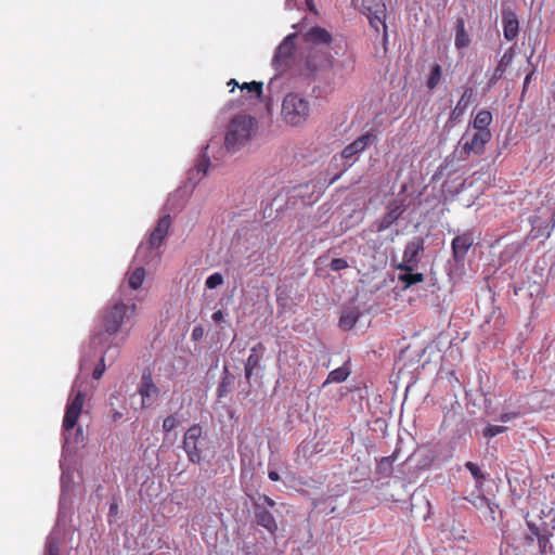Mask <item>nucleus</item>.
<instances>
[{"label":"nucleus","instance_id":"obj_1","mask_svg":"<svg viewBox=\"0 0 555 555\" xmlns=\"http://www.w3.org/2000/svg\"><path fill=\"white\" fill-rule=\"evenodd\" d=\"M137 310L135 304H125L121 299L115 301L112 306L103 309L100 318V331L92 337L91 343L94 346L103 345L107 338L117 334L126 320H128Z\"/></svg>","mask_w":555,"mask_h":555},{"label":"nucleus","instance_id":"obj_2","mask_svg":"<svg viewBox=\"0 0 555 555\" xmlns=\"http://www.w3.org/2000/svg\"><path fill=\"white\" fill-rule=\"evenodd\" d=\"M313 113L314 106L311 99L300 92H288L282 100L281 118L288 127H306Z\"/></svg>","mask_w":555,"mask_h":555},{"label":"nucleus","instance_id":"obj_3","mask_svg":"<svg viewBox=\"0 0 555 555\" xmlns=\"http://www.w3.org/2000/svg\"><path fill=\"white\" fill-rule=\"evenodd\" d=\"M305 42L311 44L307 56V66L309 69L315 72L320 69L332 67V55L327 50H318L319 47L326 49L333 41L332 35L321 26L311 27L304 35Z\"/></svg>","mask_w":555,"mask_h":555},{"label":"nucleus","instance_id":"obj_4","mask_svg":"<svg viewBox=\"0 0 555 555\" xmlns=\"http://www.w3.org/2000/svg\"><path fill=\"white\" fill-rule=\"evenodd\" d=\"M256 125L255 118L249 115H236L231 120L224 139L229 152H236L251 138Z\"/></svg>","mask_w":555,"mask_h":555},{"label":"nucleus","instance_id":"obj_5","mask_svg":"<svg viewBox=\"0 0 555 555\" xmlns=\"http://www.w3.org/2000/svg\"><path fill=\"white\" fill-rule=\"evenodd\" d=\"M85 400L86 393L82 390L74 387L68 396L67 404L65 408V414L62 423L63 435L66 442L68 441L69 435L76 427L78 420L82 413Z\"/></svg>","mask_w":555,"mask_h":555},{"label":"nucleus","instance_id":"obj_6","mask_svg":"<svg viewBox=\"0 0 555 555\" xmlns=\"http://www.w3.org/2000/svg\"><path fill=\"white\" fill-rule=\"evenodd\" d=\"M203 430L199 425L191 426L184 434L182 448L193 464H199L203 451Z\"/></svg>","mask_w":555,"mask_h":555},{"label":"nucleus","instance_id":"obj_7","mask_svg":"<svg viewBox=\"0 0 555 555\" xmlns=\"http://www.w3.org/2000/svg\"><path fill=\"white\" fill-rule=\"evenodd\" d=\"M361 12L369 18L371 27L379 31L384 29V39L387 38L386 4L384 0H362Z\"/></svg>","mask_w":555,"mask_h":555},{"label":"nucleus","instance_id":"obj_8","mask_svg":"<svg viewBox=\"0 0 555 555\" xmlns=\"http://www.w3.org/2000/svg\"><path fill=\"white\" fill-rule=\"evenodd\" d=\"M491 131H476L466 132L463 134L460 144L465 154L482 155L486 151V145L491 141Z\"/></svg>","mask_w":555,"mask_h":555},{"label":"nucleus","instance_id":"obj_9","mask_svg":"<svg viewBox=\"0 0 555 555\" xmlns=\"http://www.w3.org/2000/svg\"><path fill=\"white\" fill-rule=\"evenodd\" d=\"M424 251V240L422 237H414L405 246L402 256V263L398 266L399 270L413 271L420 262V256Z\"/></svg>","mask_w":555,"mask_h":555},{"label":"nucleus","instance_id":"obj_10","mask_svg":"<svg viewBox=\"0 0 555 555\" xmlns=\"http://www.w3.org/2000/svg\"><path fill=\"white\" fill-rule=\"evenodd\" d=\"M475 243V236L472 231H465L456 235L451 242L452 257L457 264H463L469 249Z\"/></svg>","mask_w":555,"mask_h":555},{"label":"nucleus","instance_id":"obj_11","mask_svg":"<svg viewBox=\"0 0 555 555\" xmlns=\"http://www.w3.org/2000/svg\"><path fill=\"white\" fill-rule=\"evenodd\" d=\"M138 392L142 399V408H149L157 400L159 388L154 383L150 370L143 372Z\"/></svg>","mask_w":555,"mask_h":555},{"label":"nucleus","instance_id":"obj_12","mask_svg":"<svg viewBox=\"0 0 555 555\" xmlns=\"http://www.w3.org/2000/svg\"><path fill=\"white\" fill-rule=\"evenodd\" d=\"M377 141V135L373 131H367L358 139H356L353 142L348 144L343 151H341V158L344 159H350L354 155H358L365 151L370 145L375 143Z\"/></svg>","mask_w":555,"mask_h":555},{"label":"nucleus","instance_id":"obj_13","mask_svg":"<svg viewBox=\"0 0 555 555\" xmlns=\"http://www.w3.org/2000/svg\"><path fill=\"white\" fill-rule=\"evenodd\" d=\"M170 227H171L170 215L167 214V215H164L163 217H160L157 221L156 227L154 228V230L152 231V233L149 237L147 248L152 249V250L158 249L162 246L166 236L168 235Z\"/></svg>","mask_w":555,"mask_h":555},{"label":"nucleus","instance_id":"obj_14","mask_svg":"<svg viewBox=\"0 0 555 555\" xmlns=\"http://www.w3.org/2000/svg\"><path fill=\"white\" fill-rule=\"evenodd\" d=\"M515 56V47H509L502 57L499 60L496 67L494 68L492 75L488 80V89L494 87L499 80L502 79L503 75L507 70L508 66L512 64Z\"/></svg>","mask_w":555,"mask_h":555},{"label":"nucleus","instance_id":"obj_15","mask_svg":"<svg viewBox=\"0 0 555 555\" xmlns=\"http://www.w3.org/2000/svg\"><path fill=\"white\" fill-rule=\"evenodd\" d=\"M503 35L507 41H513L519 33V21L517 14L512 10L502 12Z\"/></svg>","mask_w":555,"mask_h":555},{"label":"nucleus","instance_id":"obj_16","mask_svg":"<svg viewBox=\"0 0 555 555\" xmlns=\"http://www.w3.org/2000/svg\"><path fill=\"white\" fill-rule=\"evenodd\" d=\"M404 207L402 204L393 203L388 207V211L376 221V231L383 232L393 224L403 214Z\"/></svg>","mask_w":555,"mask_h":555},{"label":"nucleus","instance_id":"obj_17","mask_svg":"<svg viewBox=\"0 0 555 555\" xmlns=\"http://www.w3.org/2000/svg\"><path fill=\"white\" fill-rule=\"evenodd\" d=\"M476 92L473 87H465L457 104L450 114L451 120H459L467 107L475 101Z\"/></svg>","mask_w":555,"mask_h":555},{"label":"nucleus","instance_id":"obj_18","mask_svg":"<svg viewBox=\"0 0 555 555\" xmlns=\"http://www.w3.org/2000/svg\"><path fill=\"white\" fill-rule=\"evenodd\" d=\"M294 36L295 35L286 37L283 40V42L278 47L273 59L274 64L280 66L288 64V60L292 57L295 50V44L293 42Z\"/></svg>","mask_w":555,"mask_h":555},{"label":"nucleus","instance_id":"obj_19","mask_svg":"<svg viewBox=\"0 0 555 555\" xmlns=\"http://www.w3.org/2000/svg\"><path fill=\"white\" fill-rule=\"evenodd\" d=\"M264 346L261 343H258L251 348V353L247 358L244 367L246 379L249 380L254 374V370L260 366Z\"/></svg>","mask_w":555,"mask_h":555},{"label":"nucleus","instance_id":"obj_20","mask_svg":"<svg viewBox=\"0 0 555 555\" xmlns=\"http://www.w3.org/2000/svg\"><path fill=\"white\" fill-rule=\"evenodd\" d=\"M255 517L259 526L266 528L270 533L276 532L278 524L274 516L272 513L261 507L260 504H256Z\"/></svg>","mask_w":555,"mask_h":555},{"label":"nucleus","instance_id":"obj_21","mask_svg":"<svg viewBox=\"0 0 555 555\" xmlns=\"http://www.w3.org/2000/svg\"><path fill=\"white\" fill-rule=\"evenodd\" d=\"M469 43L470 38L465 29V21L463 18H459L455 25L454 46L457 50H462L467 48Z\"/></svg>","mask_w":555,"mask_h":555},{"label":"nucleus","instance_id":"obj_22","mask_svg":"<svg viewBox=\"0 0 555 555\" xmlns=\"http://www.w3.org/2000/svg\"><path fill=\"white\" fill-rule=\"evenodd\" d=\"M492 114L488 109H481L473 120V129L476 131H490L489 126L492 122Z\"/></svg>","mask_w":555,"mask_h":555},{"label":"nucleus","instance_id":"obj_23","mask_svg":"<svg viewBox=\"0 0 555 555\" xmlns=\"http://www.w3.org/2000/svg\"><path fill=\"white\" fill-rule=\"evenodd\" d=\"M145 280V270L143 267L135 268L128 276V285L131 289H139Z\"/></svg>","mask_w":555,"mask_h":555},{"label":"nucleus","instance_id":"obj_24","mask_svg":"<svg viewBox=\"0 0 555 555\" xmlns=\"http://www.w3.org/2000/svg\"><path fill=\"white\" fill-rule=\"evenodd\" d=\"M349 374H350V372L347 367H345V366L337 367L328 373L327 378L324 382L323 386H326L327 384H331V383H343L348 378Z\"/></svg>","mask_w":555,"mask_h":555},{"label":"nucleus","instance_id":"obj_25","mask_svg":"<svg viewBox=\"0 0 555 555\" xmlns=\"http://www.w3.org/2000/svg\"><path fill=\"white\" fill-rule=\"evenodd\" d=\"M442 77V68L440 64L434 63L430 67V73L426 81V86L429 90H434L440 82Z\"/></svg>","mask_w":555,"mask_h":555},{"label":"nucleus","instance_id":"obj_26","mask_svg":"<svg viewBox=\"0 0 555 555\" xmlns=\"http://www.w3.org/2000/svg\"><path fill=\"white\" fill-rule=\"evenodd\" d=\"M465 467L469 470V473L474 477V479L476 481V487L478 489L482 488L483 481L486 480V475L480 469V467L474 462H466Z\"/></svg>","mask_w":555,"mask_h":555},{"label":"nucleus","instance_id":"obj_27","mask_svg":"<svg viewBox=\"0 0 555 555\" xmlns=\"http://www.w3.org/2000/svg\"><path fill=\"white\" fill-rule=\"evenodd\" d=\"M399 280L404 284V288H406L413 284L423 282L424 275L423 273H412V271H405L404 274L399 276Z\"/></svg>","mask_w":555,"mask_h":555},{"label":"nucleus","instance_id":"obj_28","mask_svg":"<svg viewBox=\"0 0 555 555\" xmlns=\"http://www.w3.org/2000/svg\"><path fill=\"white\" fill-rule=\"evenodd\" d=\"M262 82L260 81H251V82H244L240 86V89L242 91H247L250 94H255L257 99L261 98L262 94Z\"/></svg>","mask_w":555,"mask_h":555},{"label":"nucleus","instance_id":"obj_29","mask_svg":"<svg viewBox=\"0 0 555 555\" xmlns=\"http://www.w3.org/2000/svg\"><path fill=\"white\" fill-rule=\"evenodd\" d=\"M357 321L358 315L354 312H349L340 317L339 326L345 331H349L356 325Z\"/></svg>","mask_w":555,"mask_h":555},{"label":"nucleus","instance_id":"obj_30","mask_svg":"<svg viewBox=\"0 0 555 555\" xmlns=\"http://www.w3.org/2000/svg\"><path fill=\"white\" fill-rule=\"evenodd\" d=\"M44 555H60V542L55 537H48L44 547Z\"/></svg>","mask_w":555,"mask_h":555},{"label":"nucleus","instance_id":"obj_31","mask_svg":"<svg viewBox=\"0 0 555 555\" xmlns=\"http://www.w3.org/2000/svg\"><path fill=\"white\" fill-rule=\"evenodd\" d=\"M210 166V159L206 154H203L196 162L195 170L202 176H206Z\"/></svg>","mask_w":555,"mask_h":555},{"label":"nucleus","instance_id":"obj_32","mask_svg":"<svg viewBox=\"0 0 555 555\" xmlns=\"http://www.w3.org/2000/svg\"><path fill=\"white\" fill-rule=\"evenodd\" d=\"M223 283V276L221 273L216 272L209 275L205 282V285L209 289H214Z\"/></svg>","mask_w":555,"mask_h":555},{"label":"nucleus","instance_id":"obj_33","mask_svg":"<svg viewBox=\"0 0 555 555\" xmlns=\"http://www.w3.org/2000/svg\"><path fill=\"white\" fill-rule=\"evenodd\" d=\"M527 526H528V529L530 530V534H527L526 535V542L528 544L532 543L534 541V539H537L542 532L540 530V528L532 521L530 520H527Z\"/></svg>","mask_w":555,"mask_h":555},{"label":"nucleus","instance_id":"obj_34","mask_svg":"<svg viewBox=\"0 0 555 555\" xmlns=\"http://www.w3.org/2000/svg\"><path fill=\"white\" fill-rule=\"evenodd\" d=\"M506 430V427L505 426H500V425H489L485 428L483 430V435L485 437L487 438H492V437H495L496 435L499 434H502Z\"/></svg>","mask_w":555,"mask_h":555},{"label":"nucleus","instance_id":"obj_35","mask_svg":"<svg viewBox=\"0 0 555 555\" xmlns=\"http://www.w3.org/2000/svg\"><path fill=\"white\" fill-rule=\"evenodd\" d=\"M177 417L176 415H169L163 421V429L166 433H170L177 426Z\"/></svg>","mask_w":555,"mask_h":555},{"label":"nucleus","instance_id":"obj_36","mask_svg":"<svg viewBox=\"0 0 555 555\" xmlns=\"http://www.w3.org/2000/svg\"><path fill=\"white\" fill-rule=\"evenodd\" d=\"M104 372H105V358H104V356H102L99 363L96 364V366L93 370L92 377L94 379H100L103 376Z\"/></svg>","mask_w":555,"mask_h":555},{"label":"nucleus","instance_id":"obj_37","mask_svg":"<svg viewBox=\"0 0 555 555\" xmlns=\"http://www.w3.org/2000/svg\"><path fill=\"white\" fill-rule=\"evenodd\" d=\"M537 541H538V545H539V551L541 554H546L547 553V546L550 544V537L546 535V534H543L541 533L538 538H537Z\"/></svg>","mask_w":555,"mask_h":555},{"label":"nucleus","instance_id":"obj_38","mask_svg":"<svg viewBox=\"0 0 555 555\" xmlns=\"http://www.w3.org/2000/svg\"><path fill=\"white\" fill-rule=\"evenodd\" d=\"M330 267L333 271L337 272V271L348 268V262L343 258H334L331 261Z\"/></svg>","mask_w":555,"mask_h":555},{"label":"nucleus","instance_id":"obj_39","mask_svg":"<svg viewBox=\"0 0 555 555\" xmlns=\"http://www.w3.org/2000/svg\"><path fill=\"white\" fill-rule=\"evenodd\" d=\"M203 334H204V330H203V327L197 326V327H195V328L193 330V332H192V338H193L194 340H198V339H201V338L203 337Z\"/></svg>","mask_w":555,"mask_h":555},{"label":"nucleus","instance_id":"obj_40","mask_svg":"<svg viewBox=\"0 0 555 555\" xmlns=\"http://www.w3.org/2000/svg\"><path fill=\"white\" fill-rule=\"evenodd\" d=\"M469 502H472L475 506H481L482 503L487 500L485 495H477L474 500L465 498Z\"/></svg>","mask_w":555,"mask_h":555},{"label":"nucleus","instance_id":"obj_41","mask_svg":"<svg viewBox=\"0 0 555 555\" xmlns=\"http://www.w3.org/2000/svg\"><path fill=\"white\" fill-rule=\"evenodd\" d=\"M212 320L217 323L224 320V313L221 310L215 311L211 315Z\"/></svg>","mask_w":555,"mask_h":555},{"label":"nucleus","instance_id":"obj_42","mask_svg":"<svg viewBox=\"0 0 555 555\" xmlns=\"http://www.w3.org/2000/svg\"><path fill=\"white\" fill-rule=\"evenodd\" d=\"M259 500H261L264 504H267L270 507H274L275 506L274 500H272L268 495H262V496L259 498Z\"/></svg>","mask_w":555,"mask_h":555},{"label":"nucleus","instance_id":"obj_43","mask_svg":"<svg viewBox=\"0 0 555 555\" xmlns=\"http://www.w3.org/2000/svg\"><path fill=\"white\" fill-rule=\"evenodd\" d=\"M268 477L271 481H278L280 480V475L275 470H270L268 474Z\"/></svg>","mask_w":555,"mask_h":555},{"label":"nucleus","instance_id":"obj_44","mask_svg":"<svg viewBox=\"0 0 555 555\" xmlns=\"http://www.w3.org/2000/svg\"><path fill=\"white\" fill-rule=\"evenodd\" d=\"M75 440L76 442H81L83 440L82 428L80 426L77 428Z\"/></svg>","mask_w":555,"mask_h":555},{"label":"nucleus","instance_id":"obj_45","mask_svg":"<svg viewBox=\"0 0 555 555\" xmlns=\"http://www.w3.org/2000/svg\"><path fill=\"white\" fill-rule=\"evenodd\" d=\"M117 513H118V504L114 502L109 506V515L115 516V515H117Z\"/></svg>","mask_w":555,"mask_h":555},{"label":"nucleus","instance_id":"obj_46","mask_svg":"<svg viewBox=\"0 0 555 555\" xmlns=\"http://www.w3.org/2000/svg\"><path fill=\"white\" fill-rule=\"evenodd\" d=\"M532 75H533V72L529 73L525 80H524V90H526V88L528 87V85L530 83L531 81V78H532Z\"/></svg>","mask_w":555,"mask_h":555},{"label":"nucleus","instance_id":"obj_47","mask_svg":"<svg viewBox=\"0 0 555 555\" xmlns=\"http://www.w3.org/2000/svg\"><path fill=\"white\" fill-rule=\"evenodd\" d=\"M228 86H232L231 91H234V89H235L236 87H238V88H240V86H241V85H240L235 79H230V80L228 81Z\"/></svg>","mask_w":555,"mask_h":555},{"label":"nucleus","instance_id":"obj_48","mask_svg":"<svg viewBox=\"0 0 555 555\" xmlns=\"http://www.w3.org/2000/svg\"><path fill=\"white\" fill-rule=\"evenodd\" d=\"M511 415L508 413H505V414H502L501 415V421L502 422H508L511 420Z\"/></svg>","mask_w":555,"mask_h":555},{"label":"nucleus","instance_id":"obj_49","mask_svg":"<svg viewBox=\"0 0 555 555\" xmlns=\"http://www.w3.org/2000/svg\"><path fill=\"white\" fill-rule=\"evenodd\" d=\"M121 417V414L120 413H115L114 414V420H117V418H120Z\"/></svg>","mask_w":555,"mask_h":555},{"label":"nucleus","instance_id":"obj_50","mask_svg":"<svg viewBox=\"0 0 555 555\" xmlns=\"http://www.w3.org/2000/svg\"><path fill=\"white\" fill-rule=\"evenodd\" d=\"M143 249H144V246H143V245H140V247H139V249H138V254H141Z\"/></svg>","mask_w":555,"mask_h":555},{"label":"nucleus","instance_id":"obj_51","mask_svg":"<svg viewBox=\"0 0 555 555\" xmlns=\"http://www.w3.org/2000/svg\"><path fill=\"white\" fill-rule=\"evenodd\" d=\"M218 391H219V397H222V395H223V392H222V386H220V387H219Z\"/></svg>","mask_w":555,"mask_h":555},{"label":"nucleus","instance_id":"obj_52","mask_svg":"<svg viewBox=\"0 0 555 555\" xmlns=\"http://www.w3.org/2000/svg\"><path fill=\"white\" fill-rule=\"evenodd\" d=\"M338 178H339V175H338V176H336L335 178H333V179L331 180V183H334Z\"/></svg>","mask_w":555,"mask_h":555},{"label":"nucleus","instance_id":"obj_53","mask_svg":"<svg viewBox=\"0 0 555 555\" xmlns=\"http://www.w3.org/2000/svg\"><path fill=\"white\" fill-rule=\"evenodd\" d=\"M127 337H128V333H126V335L121 338V341L124 343Z\"/></svg>","mask_w":555,"mask_h":555}]
</instances>
